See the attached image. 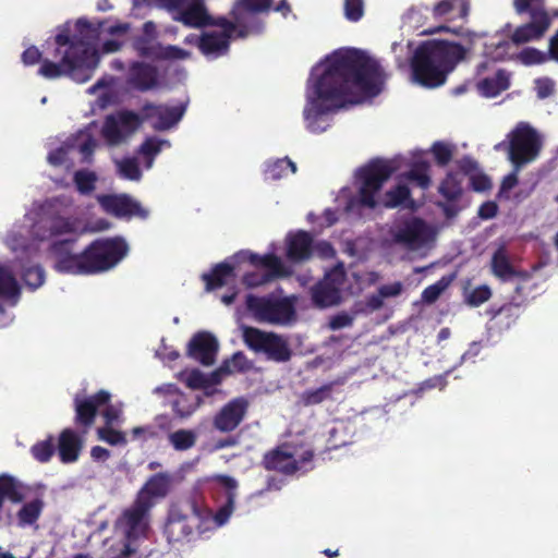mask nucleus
Listing matches in <instances>:
<instances>
[{
    "label": "nucleus",
    "mask_w": 558,
    "mask_h": 558,
    "mask_svg": "<svg viewBox=\"0 0 558 558\" xmlns=\"http://www.w3.org/2000/svg\"><path fill=\"white\" fill-rule=\"evenodd\" d=\"M507 137L508 158L517 170L538 157L542 141L536 130L529 124H519Z\"/></svg>",
    "instance_id": "obj_10"
},
{
    "label": "nucleus",
    "mask_w": 558,
    "mask_h": 558,
    "mask_svg": "<svg viewBox=\"0 0 558 558\" xmlns=\"http://www.w3.org/2000/svg\"><path fill=\"white\" fill-rule=\"evenodd\" d=\"M31 451L33 457L37 461L41 463L48 462L54 453V446L52 439L49 438L47 440L35 444L32 447Z\"/></svg>",
    "instance_id": "obj_53"
},
{
    "label": "nucleus",
    "mask_w": 558,
    "mask_h": 558,
    "mask_svg": "<svg viewBox=\"0 0 558 558\" xmlns=\"http://www.w3.org/2000/svg\"><path fill=\"white\" fill-rule=\"evenodd\" d=\"M520 61L525 65L541 64L547 60V56L541 50L527 47L519 53Z\"/></svg>",
    "instance_id": "obj_56"
},
{
    "label": "nucleus",
    "mask_w": 558,
    "mask_h": 558,
    "mask_svg": "<svg viewBox=\"0 0 558 558\" xmlns=\"http://www.w3.org/2000/svg\"><path fill=\"white\" fill-rule=\"evenodd\" d=\"M410 189L404 184H398L385 194L384 206L386 208H396L410 198Z\"/></svg>",
    "instance_id": "obj_45"
},
{
    "label": "nucleus",
    "mask_w": 558,
    "mask_h": 558,
    "mask_svg": "<svg viewBox=\"0 0 558 558\" xmlns=\"http://www.w3.org/2000/svg\"><path fill=\"white\" fill-rule=\"evenodd\" d=\"M272 4L274 0H236L232 15L240 25V37L262 33L264 23L257 15L268 13Z\"/></svg>",
    "instance_id": "obj_12"
},
{
    "label": "nucleus",
    "mask_w": 558,
    "mask_h": 558,
    "mask_svg": "<svg viewBox=\"0 0 558 558\" xmlns=\"http://www.w3.org/2000/svg\"><path fill=\"white\" fill-rule=\"evenodd\" d=\"M75 243L76 238H70L50 244L57 271L71 275L104 272L118 265L129 251L126 242L120 236L97 239L80 254L72 253Z\"/></svg>",
    "instance_id": "obj_3"
},
{
    "label": "nucleus",
    "mask_w": 558,
    "mask_h": 558,
    "mask_svg": "<svg viewBox=\"0 0 558 558\" xmlns=\"http://www.w3.org/2000/svg\"><path fill=\"white\" fill-rule=\"evenodd\" d=\"M206 291H215L230 283H234L236 279L235 267L228 259L213 266L209 272L202 275Z\"/></svg>",
    "instance_id": "obj_27"
},
{
    "label": "nucleus",
    "mask_w": 558,
    "mask_h": 558,
    "mask_svg": "<svg viewBox=\"0 0 558 558\" xmlns=\"http://www.w3.org/2000/svg\"><path fill=\"white\" fill-rule=\"evenodd\" d=\"M332 388L333 383H328L319 388L305 390L301 395V402L305 407L319 404L331 399Z\"/></svg>",
    "instance_id": "obj_41"
},
{
    "label": "nucleus",
    "mask_w": 558,
    "mask_h": 558,
    "mask_svg": "<svg viewBox=\"0 0 558 558\" xmlns=\"http://www.w3.org/2000/svg\"><path fill=\"white\" fill-rule=\"evenodd\" d=\"M234 509V494L232 492L228 493L227 501L223 506H221L215 515V521L218 525H223L230 518L232 511Z\"/></svg>",
    "instance_id": "obj_58"
},
{
    "label": "nucleus",
    "mask_w": 558,
    "mask_h": 558,
    "mask_svg": "<svg viewBox=\"0 0 558 558\" xmlns=\"http://www.w3.org/2000/svg\"><path fill=\"white\" fill-rule=\"evenodd\" d=\"M44 219L50 236L76 234L80 221L66 211L58 198L47 201L43 206Z\"/></svg>",
    "instance_id": "obj_15"
},
{
    "label": "nucleus",
    "mask_w": 558,
    "mask_h": 558,
    "mask_svg": "<svg viewBox=\"0 0 558 558\" xmlns=\"http://www.w3.org/2000/svg\"><path fill=\"white\" fill-rule=\"evenodd\" d=\"M171 484V476L168 473H156L151 475L144 486L137 492L136 499L145 502L151 509L155 506L154 498L167 496Z\"/></svg>",
    "instance_id": "obj_25"
},
{
    "label": "nucleus",
    "mask_w": 558,
    "mask_h": 558,
    "mask_svg": "<svg viewBox=\"0 0 558 558\" xmlns=\"http://www.w3.org/2000/svg\"><path fill=\"white\" fill-rule=\"evenodd\" d=\"M242 339L247 349L264 355L267 361L287 363L292 357L288 338L277 332L243 326Z\"/></svg>",
    "instance_id": "obj_8"
},
{
    "label": "nucleus",
    "mask_w": 558,
    "mask_h": 558,
    "mask_svg": "<svg viewBox=\"0 0 558 558\" xmlns=\"http://www.w3.org/2000/svg\"><path fill=\"white\" fill-rule=\"evenodd\" d=\"M202 521L203 510L194 498L175 502L168 510L163 534L169 543L189 542Z\"/></svg>",
    "instance_id": "obj_7"
},
{
    "label": "nucleus",
    "mask_w": 558,
    "mask_h": 558,
    "mask_svg": "<svg viewBox=\"0 0 558 558\" xmlns=\"http://www.w3.org/2000/svg\"><path fill=\"white\" fill-rule=\"evenodd\" d=\"M389 234L395 244L415 251L428 242L430 230L422 218L410 217L396 223Z\"/></svg>",
    "instance_id": "obj_13"
},
{
    "label": "nucleus",
    "mask_w": 558,
    "mask_h": 558,
    "mask_svg": "<svg viewBox=\"0 0 558 558\" xmlns=\"http://www.w3.org/2000/svg\"><path fill=\"white\" fill-rule=\"evenodd\" d=\"M260 267L266 269L265 274L267 276H271L272 280L288 275V271L280 257L272 253L263 255Z\"/></svg>",
    "instance_id": "obj_44"
},
{
    "label": "nucleus",
    "mask_w": 558,
    "mask_h": 558,
    "mask_svg": "<svg viewBox=\"0 0 558 558\" xmlns=\"http://www.w3.org/2000/svg\"><path fill=\"white\" fill-rule=\"evenodd\" d=\"M218 341L208 331L196 332L187 343L186 355L204 366H211L216 361Z\"/></svg>",
    "instance_id": "obj_19"
},
{
    "label": "nucleus",
    "mask_w": 558,
    "mask_h": 558,
    "mask_svg": "<svg viewBox=\"0 0 558 558\" xmlns=\"http://www.w3.org/2000/svg\"><path fill=\"white\" fill-rule=\"evenodd\" d=\"M344 16L350 22H357L364 15L363 0H344Z\"/></svg>",
    "instance_id": "obj_55"
},
{
    "label": "nucleus",
    "mask_w": 558,
    "mask_h": 558,
    "mask_svg": "<svg viewBox=\"0 0 558 558\" xmlns=\"http://www.w3.org/2000/svg\"><path fill=\"white\" fill-rule=\"evenodd\" d=\"M432 153L436 163L439 167H445L452 159L453 148L444 142H435L432 146Z\"/></svg>",
    "instance_id": "obj_52"
},
{
    "label": "nucleus",
    "mask_w": 558,
    "mask_h": 558,
    "mask_svg": "<svg viewBox=\"0 0 558 558\" xmlns=\"http://www.w3.org/2000/svg\"><path fill=\"white\" fill-rule=\"evenodd\" d=\"M111 395L107 390H99L96 393L83 397H74V423L84 434L94 425L98 409L109 403Z\"/></svg>",
    "instance_id": "obj_16"
},
{
    "label": "nucleus",
    "mask_w": 558,
    "mask_h": 558,
    "mask_svg": "<svg viewBox=\"0 0 558 558\" xmlns=\"http://www.w3.org/2000/svg\"><path fill=\"white\" fill-rule=\"evenodd\" d=\"M345 281V271L341 264L332 267L325 277L312 288L313 303L319 308L337 305L341 302V287Z\"/></svg>",
    "instance_id": "obj_14"
},
{
    "label": "nucleus",
    "mask_w": 558,
    "mask_h": 558,
    "mask_svg": "<svg viewBox=\"0 0 558 558\" xmlns=\"http://www.w3.org/2000/svg\"><path fill=\"white\" fill-rule=\"evenodd\" d=\"M197 435L192 429H178L169 435V442L178 451H185L196 444Z\"/></svg>",
    "instance_id": "obj_42"
},
{
    "label": "nucleus",
    "mask_w": 558,
    "mask_h": 558,
    "mask_svg": "<svg viewBox=\"0 0 558 558\" xmlns=\"http://www.w3.org/2000/svg\"><path fill=\"white\" fill-rule=\"evenodd\" d=\"M428 171L429 163L427 161L421 160L412 165L405 177L410 181L416 182L420 187L426 190L430 185V177Z\"/></svg>",
    "instance_id": "obj_43"
},
{
    "label": "nucleus",
    "mask_w": 558,
    "mask_h": 558,
    "mask_svg": "<svg viewBox=\"0 0 558 558\" xmlns=\"http://www.w3.org/2000/svg\"><path fill=\"white\" fill-rule=\"evenodd\" d=\"M98 436L101 440L111 446H125L128 444L125 434L112 427H101L98 429Z\"/></svg>",
    "instance_id": "obj_54"
},
{
    "label": "nucleus",
    "mask_w": 558,
    "mask_h": 558,
    "mask_svg": "<svg viewBox=\"0 0 558 558\" xmlns=\"http://www.w3.org/2000/svg\"><path fill=\"white\" fill-rule=\"evenodd\" d=\"M476 86L481 95L493 98L510 87V77L507 71L498 70L495 76L478 81Z\"/></svg>",
    "instance_id": "obj_32"
},
{
    "label": "nucleus",
    "mask_w": 558,
    "mask_h": 558,
    "mask_svg": "<svg viewBox=\"0 0 558 558\" xmlns=\"http://www.w3.org/2000/svg\"><path fill=\"white\" fill-rule=\"evenodd\" d=\"M120 177L131 181H138L142 178V171L135 158H123L117 162Z\"/></svg>",
    "instance_id": "obj_47"
},
{
    "label": "nucleus",
    "mask_w": 558,
    "mask_h": 558,
    "mask_svg": "<svg viewBox=\"0 0 558 558\" xmlns=\"http://www.w3.org/2000/svg\"><path fill=\"white\" fill-rule=\"evenodd\" d=\"M295 172L296 165L288 157H284L266 162L264 177L265 180L277 181Z\"/></svg>",
    "instance_id": "obj_37"
},
{
    "label": "nucleus",
    "mask_w": 558,
    "mask_h": 558,
    "mask_svg": "<svg viewBox=\"0 0 558 558\" xmlns=\"http://www.w3.org/2000/svg\"><path fill=\"white\" fill-rule=\"evenodd\" d=\"M521 315V305L519 303H506L496 310L492 315V323L498 330H507L513 326Z\"/></svg>",
    "instance_id": "obj_33"
},
{
    "label": "nucleus",
    "mask_w": 558,
    "mask_h": 558,
    "mask_svg": "<svg viewBox=\"0 0 558 558\" xmlns=\"http://www.w3.org/2000/svg\"><path fill=\"white\" fill-rule=\"evenodd\" d=\"M270 281H272L271 276L257 271L246 272L242 279L243 284L247 288H256Z\"/></svg>",
    "instance_id": "obj_60"
},
{
    "label": "nucleus",
    "mask_w": 558,
    "mask_h": 558,
    "mask_svg": "<svg viewBox=\"0 0 558 558\" xmlns=\"http://www.w3.org/2000/svg\"><path fill=\"white\" fill-rule=\"evenodd\" d=\"M517 14H529L530 21L514 28L510 40L515 46L538 41L551 26V17L545 7V0H512Z\"/></svg>",
    "instance_id": "obj_6"
},
{
    "label": "nucleus",
    "mask_w": 558,
    "mask_h": 558,
    "mask_svg": "<svg viewBox=\"0 0 558 558\" xmlns=\"http://www.w3.org/2000/svg\"><path fill=\"white\" fill-rule=\"evenodd\" d=\"M101 135L109 145H118L124 140L125 134L114 114L106 117L101 129Z\"/></svg>",
    "instance_id": "obj_39"
},
{
    "label": "nucleus",
    "mask_w": 558,
    "mask_h": 558,
    "mask_svg": "<svg viewBox=\"0 0 558 558\" xmlns=\"http://www.w3.org/2000/svg\"><path fill=\"white\" fill-rule=\"evenodd\" d=\"M22 279L28 288L35 290L44 283L45 270L39 265L29 266L24 269Z\"/></svg>",
    "instance_id": "obj_49"
},
{
    "label": "nucleus",
    "mask_w": 558,
    "mask_h": 558,
    "mask_svg": "<svg viewBox=\"0 0 558 558\" xmlns=\"http://www.w3.org/2000/svg\"><path fill=\"white\" fill-rule=\"evenodd\" d=\"M102 22L95 26L87 19H78L75 28L78 36H70L68 28L54 37L56 49L53 58L58 62L45 60L38 74L48 80L70 76L78 83L88 81L99 62L97 51L89 46V41L98 37Z\"/></svg>",
    "instance_id": "obj_2"
},
{
    "label": "nucleus",
    "mask_w": 558,
    "mask_h": 558,
    "mask_svg": "<svg viewBox=\"0 0 558 558\" xmlns=\"http://www.w3.org/2000/svg\"><path fill=\"white\" fill-rule=\"evenodd\" d=\"M26 485L8 473L0 474V510L4 500L21 504L25 499Z\"/></svg>",
    "instance_id": "obj_29"
},
{
    "label": "nucleus",
    "mask_w": 558,
    "mask_h": 558,
    "mask_svg": "<svg viewBox=\"0 0 558 558\" xmlns=\"http://www.w3.org/2000/svg\"><path fill=\"white\" fill-rule=\"evenodd\" d=\"M230 36L218 32L205 33L197 38V47L204 54H222L229 49Z\"/></svg>",
    "instance_id": "obj_31"
},
{
    "label": "nucleus",
    "mask_w": 558,
    "mask_h": 558,
    "mask_svg": "<svg viewBox=\"0 0 558 558\" xmlns=\"http://www.w3.org/2000/svg\"><path fill=\"white\" fill-rule=\"evenodd\" d=\"M21 295V288L12 271L0 265V299L13 301L15 304Z\"/></svg>",
    "instance_id": "obj_38"
},
{
    "label": "nucleus",
    "mask_w": 558,
    "mask_h": 558,
    "mask_svg": "<svg viewBox=\"0 0 558 558\" xmlns=\"http://www.w3.org/2000/svg\"><path fill=\"white\" fill-rule=\"evenodd\" d=\"M97 201L106 213L117 218L148 217V211L129 194H102Z\"/></svg>",
    "instance_id": "obj_17"
},
{
    "label": "nucleus",
    "mask_w": 558,
    "mask_h": 558,
    "mask_svg": "<svg viewBox=\"0 0 558 558\" xmlns=\"http://www.w3.org/2000/svg\"><path fill=\"white\" fill-rule=\"evenodd\" d=\"M245 305L259 322L283 324L290 322L295 315L294 306L288 299L278 300L272 296L247 294Z\"/></svg>",
    "instance_id": "obj_11"
},
{
    "label": "nucleus",
    "mask_w": 558,
    "mask_h": 558,
    "mask_svg": "<svg viewBox=\"0 0 558 558\" xmlns=\"http://www.w3.org/2000/svg\"><path fill=\"white\" fill-rule=\"evenodd\" d=\"M449 284L450 279H447L446 277L440 278L438 281L423 290L421 294L422 301L426 304L435 303Z\"/></svg>",
    "instance_id": "obj_48"
},
{
    "label": "nucleus",
    "mask_w": 558,
    "mask_h": 558,
    "mask_svg": "<svg viewBox=\"0 0 558 558\" xmlns=\"http://www.w3.org/2000/svg\"><path fill=\"white\" fill-rule=\"evenodd\" d=\"M509 52V41L498 39V40H492L490 43H486L484 46L483 54L487 60L481 62L477 68L476 72L477 74H482L485 72L489 66V60L490 61H500L506 59Z\"/></svg>",
    "instance_id": "obj_35"
},
{
    "label": "nucleus",
    "mask_w": 558,
    "mask_h": 558,
    "mask_svg": "<svg viewBox=\"0 0 558 558\" xmlns=\"http://www.w3.org/2000/svg\"><path fill=\"white\" fill-rule=\"evenodd\" d=\"M185 105L163 106L145 104L143 106V114L146 120H155L153 128L157 131L169 130L175 125L185 113Z\"/></svg>",
    "instance_id": "obj_20"
},
{
    "label": "nucleus",
    "mask_w": 558,
    "mask_h": 558,
    "mask_svg": "<svg viewBox=\"0 0 558 558\" xmlns=\"http://www.w3.org/2000/svg\"><path fill=\"white\" fill-rule=\"evenodd\" d=\"M312 234L304 230H299L290 234L287 240V257L293 263L308 260L313 255Z\"/></svg>",
    "instance_id": "obj_26"
},
{
    "label": "nucleus",
    "mask_w": 558,
    "mask_h": 558,
    "mask_svg": "<svg viewBox=\"0 0 558 558\" xmlns=\"http://www.w3.org/2000/svg\"><path fill=\"white\" fill-rule=\"evenodd\" d=\"M470 12V0H440L433 8L435 19H465Z\"/></svg>",
    "instance_id": "obj_30"
},
{
    "label": "nucleus",
    "mask_w": 558,
    "mask_h": 558,
    "mask_svg": "<svg viewBox=\"0 0 558 558\" xmlns=\"http://www.w3.org/2000/svg\"><path fill=\"white\" fill-rule=\"evenodd\" d=\"M286 446H279L264 454L263 465L268 471H276L284 475H292L301 466L293 453L284 450Z\"/></svg>",
    "instance_id": "obj_24"
},
{
    "label": "nucleus",
    "mask_w": 558,
    "mask_h": 558,
    "mask_svg": "<svg viewBox=\"0 0 558 558\" xmlns=\"http://www.w3.org/2000/svg\"><path fill=\"white\" fill-rule=\"evenodd\" d=\"M353 324V316L350 314L342 312L333 315L329 320V328L331 330H338L345 327H350Z\"/></svg>",
    "instance_id": "obj_64"
},
{
    "label": "nucleus",
    "mask_w": 558,
    "mask_h": 558,
    "mask_svg": "<svg viewBox=\"0 0 558 558\" xmlns=\"http://www.w3.org/2000/svg\"><path fill=\"white\" fill-rule=\"evenodd\" d=\"M386 74L377 60L366 52L347 48L335 51L326 59L323 72L314 80L312 93L307 95L304 119L313 133L326 131L329 123L325 116L347 105L361 101V96H377L383 88Z\"/></svg>",
    "instance_id": "obj_1"
},
{
    "label": "nucleus",
    "mask_w": 558,
    "mask_h": 558,
    "mask_svg": "<svg viewBox=\"0 0 558 558\" xmlns=\"http://www.w3.org/2000/svg\"><path fill=\"white\" fill-rule=\"evenodd\" d=\"M463 174L448 172L438 186L439 194L448 202H457L463 193Z\"/></svg>",
    "instance_id": "obj_36"
},
{
    "label": "nucleus",
    "mask_w": 558,
    "mask_h": 558,
    "mask_svg": "<svg viewBox=\"0 0 558 558\" xmlns=\"http://www.w3.org/2000/svg\"><path fill=\"white\" fill-rule=\"evenodd\" d=\"M97 175L93 171L77 170L74 173V183L81 194L87 195L95 190Z\"/></svg>",
    "instance_id": "obj_46"
},
{
    "label": "nucleus",
    "mask_w": 558,
    "mask_h": 558,
    "mask_svg": "<svg viewBox=\"0 0 558 558\" xmlns=\"http://www.w3.org/2000/svg\"><path fill=\"white\" fill-rule=\"evenodd\" d=\"M466 49L457 43L429 39L421 43L411 58L413 80L428 88L445 84L447 76L465 58Z\"/></svg>",
    "instance_id": "obj_4"
},
{
    "label": "nucleus",
    "mask_w": 558,
    "mask_h": 558,
    "mask_svg": "<svg viewBox=\"0 0 558 558\" xmlns=\"http://www.w3.org/2000/svg\"><path fill=\"white\" fill-rule=\"evenodd\" d=\"M41 51L36 46H29L22 53V62L26 66L35 65L38 62H44L46 59L41 58Z\"/></svg>",
    "instance_id": "obj_63"
},
{
    "label": "nucleus",
    "mask_w": 558,
    "mask_h": 558,
    "mask_svg": "<svg viewBox=\"0 0 558 558\" xmlns=\"http://www.w3.org/2000/svg\"><path fill=\"white\" fill-rule=\"evenodd\" d=\"M83 448V440L71 428H64L59 435L58 451L60 460L63 463H73L77 461L81 450Z\"/></svg>",
    "instance_id": "obj_28"
},
{
    "label": "nucleus",
    "mask_w": 558,
    "mask_h": 558,
    "mask_svg": "<svg viewBox=\"0 0 558 558\" xmlns=\"http://www.w3.org/2000/svg\"><path fill=\"white\" fill-rule=\"evenodd\" d=\"M492 296V291L487 286L476 287L468 296V302L472 306H480Z\"/></svg>",
    "instance_id": "obj_59"
},
{
    "label": "nucleus",
    "mask_w": 558,
    "mask_h": 558,
    "mask_svg": "<svg viewBox=\"0 0 558 558\" xmlns=\"http://www.w3.org/2000/svg\"><path fill=\"white\" fill-rule=\"evenodd\" d=\"M158 70L155 65L135 61L131 63L126 83L138 92H147L158 86Z\"/></svg>",
    "instance_id": "obj_21"
},
{
    "label": "nucleus",
    "mask_w": 558,
    "mask_h": 558,
    "mask_svg": "<svg viewBox=\"0 0 558 558\" xmlns=\"http://www.w3.org/2000/svg\"><path fill=\"white\" fill-rule=\"evenodd\" d=\"M135 50L138 52L141 57L146 58H159V44H154L150 39L146 37H138L134 40L133 44Z\"/></svg>",
    "instance_id": "obj_50"
},
{
    "label": "nucleus",
    "mask_w": 558,
    "mask_h": 558,
    "mask_svg": "<svg viewBox=\"0 0 558 558\" xmlns=\"http://www.w3.org/2000/svg\"><path fill=\"white\" fill-rule=\"evenodd\" d=\"M174 11H177L174 20L185 26L201 28L210 24V15L203 0H184L182 7Z\"/></svg>",
    "instance_id": "obj_23"
},
{
    "label": "nucleus",
    "mask_w": 558,
    "mask_h": 558,
    "mask_svg": "<svg viewBox=\"0 0 558 558\" xmlns=\"http://www.w3.org/2000/svg\"><path fill=\"white\" fill-rule=\"evenodd\" d=\"M119 123L121 125L122 131L124 134H130L137 130V128L141 124V119L137 113L129 110L119 111L117 114H114Z\"/></svg>",
    "instance_id": "obj_51"
},
{
    "label": "nucleus",
    "mask_w": 558,
    "mask_h": 558,
    "mask_svg": "<svg viewBox=\"0 0 558 558\" xmlns=\"http://www.w3.org/2000/svg\"><path fill=\"white\" fill-rule=\"evenodd\" d=\"M201 404L198 397H190L179 393L178 398L172 402L173 412L181 418L191 416Z\"/></svg>",
    "instance_id": "obj_40"
},
{
    "label": "nucleus",
    "mask_w": 558,
    "mask_h": 558,
    "mask_svg": "<svg viewBox=\"0 0 558 558\" xmlns=\"http://www.w3.org/2000/svg\"><path fill=\"white\" fill-rule=\"evenodd\" d=\"M490 270L496 278L504 282L509 281L512 278H519L523 281H526L531 278L530 272L525 270H519L512 265L505 245H500L494 252L490 259Z\"/></svg>",
    "instance_id": "obj_22"
},
{
    "label": "nucleus",
    "mask_w": 558,
    "mask_h": 558,
    "mask_svg": "<svg viewBox=\"0 0 558 558\" xmlns=\"http://www.w3.org/2000/svg\"><path fill=\"white\" fill-rule=\"evenodd\" d=\"M161 141H158L154 137H149L141 145L140 153L144 157L153 159L161 150Z\"/></svg>",
    "instance_id": "obj_62"
},
{
    "label": "nucleus",
    "mask_w": 558,
    "mask_h": 558,
    "mask_svg": "<svg viewBox=\"0 0 558 558\" xmlns=\"http://www.w3.org/2000/svg\"><path fill=\"white\" fill-rule=\"evenodd\" d=\"M535 90L538 98L545 99L554 94L555 82L549 77L536 78Z\"/></svg>",
    "instance_id": "obj_61"
},
{
    "label": "nucleus",
    "mask_w": 558,
    "mask_h": 558,
    "mask_svg": "<svg viewBox=\"0 0 558 558\" xmlns=\"http://www.w3.org/2000/svg\"><path fill=\"white\" fill-rule=\"evenodd\" d=\"M206 26H218L222 28V32L219 34H228L230 37L234 32H238V36L240 37V25L236 20L233 17V21H229L226 17L214 19L210 16V24H206Z\"/></svg>",
    "instance_id": "obj_57"
},
{
    "label": "nucleus",
    "mask_w": 558,
    "mask_h": 558,
    "mask_svg": "<svg viewBox=\"0 0 558 558\" xmlns=\"http://www.w3.org/2000/svg\"><path fill=\"white\" fill-rule=\"evenodd\" d=\"M151 508L141 499L134 501L125 508L114 521V530L124 537V543L117 558H130L136 553L132 544L140 538L147 536L150 522Z\"/></svg>",
    "instance_id": "obj_5"
},
{
    "label": "nucleus",
    "mask_w": 558,
    "mask_h": 558,
    "mask_svg": "<svg viewBox=\"0 0 558 558\" xmlns=\"http://www.w3.org/2000/svg\"><path fill=\"white\" fill-rule=\"evenodd\" d=\"M393 171L395 167L390 161L380 159L373 160L359 169L356 173L360 181L359 203L363 207L374 209L377 206L376 195Z\"/></svg>",
    "instance_id": "obj_9"
},
{
    "label": "nucleus",
    "mask_w": 558,
    "mask_h": 558,
    "mask_svg": "<svg viewBox=\"0 0 558 558\" xmlns=\"http://www.w3.org/2000/svg\"><path fill=\"white\" fill-rule=\"evenodd\" d=\"M45 508V501L41 498H34L17 510L16 520L20 527L32 526L37 523Z\"/></svg>",
    "instance_id": "obj_34"
},
{
    "label": "nucleus",
    "mask_w": 558,
    "mask_h": 558,
    "mask_svg": "<svg viewBox=\"0 0 558 558\" xmlns=\"http://www.w3.org/2000/svg\"><path fill=\"white\" fill-rule=\"evenodd\" d=\"M248 410V402L238 397L227 402L213 417V427L220 433L235 430L244 421Z\"/></svg>",
    "instance_id": "obj_18"
}]
</instances>
